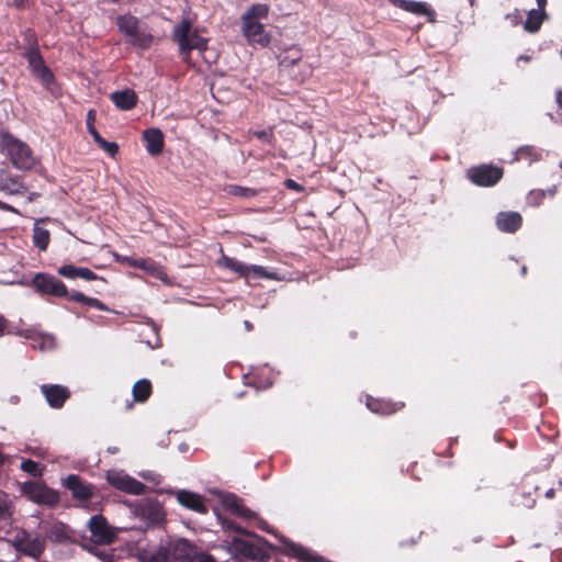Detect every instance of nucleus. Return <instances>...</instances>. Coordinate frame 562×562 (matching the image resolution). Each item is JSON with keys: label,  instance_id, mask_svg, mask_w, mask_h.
<instances>
[{"label": "nucleus", "instance_id": "obj_1", "mask_svg": "<svg viewBox=\"0 0 562 562\" xmlns=\"http://www.w3.org/2000/svg\"><path fill=\"white\" fill-rule=\"evenodd\" d=\"M0 151L20 170H30L35 165L30 146L9 132L0 131Z\"/></svg>", "mask_w": 562, "mask_h": 562}, {"label": "nucleus", "instance_id": "obj_2", "mask_svg": "<svg viewBox=\"0 0 562 562\" xmlns=\"http://www.w3.org/2000/svg\"><path fill=\"white\" fill-rule=\"evenodd\" d=\"M172 40L178 44L184 60H188L191 50L203 52L207 46V38L201 36L189 20H183L173 27Z\"/></svg>", "mask_w": 562, "mask_h": 562}, {"label": "nucleus", "instance_id": "obj_3", "mask_svg": "<svg viewBox=\"0 0 562 562\" xmlns=\"http://www.w3.org/2000/svg\"><path fill=\"white\" fill-rule=\"evenodd\" d=\"M162 546L165 562H193L196 547L186 539L169 540Z\"/></svg>", "mask_w": 562, "mask_h": 562}, {"label": "nucleus", "instance_id": "obj_4", "mask_svg": "<svg viewBox=\"0 0 562 562\" xmlns=\"http://www.w3.org/2000/svg\"><path fill=\"white\" fill-rule=\"evenodd\" d=\"M12 544L19 552L38 558L44 551L45 540L25 530H19L12 538Z\"/></svg>", "mask_w": 562, "mask_h": 562}, {"label": "nucleus", "instance_id": "obj_5", "mask_svg": "<svg viewBox=\"0 0 562 562\" xmlns=\"http://www.w3.org/2000/svg\"><path fill=\"white\" fill-rule=\"evenodd\" d=\"M105 477L110 485L122 492L132 495H142L145 493L146 486L123 471L110 470L106 472Z\"/></svg>", "mask_w": 562, "mask_h": 562}, {"label": "nucleus", "instance_id": "obj_6", "mask_svg": "<svg viewBox=\"0 0 562 562\" xmlns=\"http://www.w3.org/2000/svg\"><path fill=\"white\" fill-rule=\"evenodd\" d=\"M91 541L99 546L110 544L116 538V532L102 515H94L88 521Z\"/></svg>", "mask_w": 562, "mask_h": 562}, {"label": "nucleus", "instance_id": "obj_7", "mask_svg": "<svg viewBox=\"0 0 562 562\" xmlns=\"http://www.w3.org/2000/svg\"><path fill=\"white\" fill-rule=\"evenodd\" d=\"M468 178L480 187L496 184L503 177V169L492 165L472 167L467 172Z\"/></svg>", "mask_w": 562, "mask_h": 562}, {"label": "nucleus", "instance_id": "obj_8", "mask_svg": "<svg viewBox=\"0 0 562 562\" xmlns=\"http://www.w3.org/2000/svg\"><path fill=\"white\" fill-rule=\"evenodd\" d=\"M22 492L30 501L37 504L53 506L59 501L57 492L36 482L24 483Z\"/></svg>", "mask_w": 562, "mask_h": 562}, {"label": "nucleus", "instance_id": "obj_9", "mask_svg": "<svg viewBox=\"0 0 562 562\" xmlns=\"http://www.w3.org/2000/svg\"><path fill=\"white\" fill-rule=\"evenodd\" d=\"M32 282L36 290L43 294H48L56 297H64L68 295L66 285L59 279L53 276L37 273L33 278Z\"/></svg>", "mask_w": 562, "mask_h": 562}, {"label": "nucleus", "instance_id": "obj_10", "mask_svg": "<svg viewBox=\"0 0 562 562\" xmlns=\"http://www.w3.org/2000/svg\"><path fill=\"white\" fill-rule=\"evenodd\" d=\"M228 550L234 555L245 557L256 561H261L267 557V553L260 547L241 538H233L229 542Z\"/></svg>", "mask_w": 562, "mask_h": 562}, {"label": "nucleus", "instance_id": "obj_11", "mask_svg": "<svg viewBox=\"0 0 562 562\" xmlns=\"http://www.w3.org/2000/svg\"><path fill=\"white\" fill-rule=\"evenodd\" d=\"M41 392L53 408L63 407L70 396V391L60 384H43L41 385Z\"/></svg>", "mask_w": 562, "mask_h": 562}, {"label": "nucleus", "instance_id": "obj_12", "mask_svg": "<svg viewBox=\"0 0 562 562\" xmlns=\"http://www.w3.org/2000/svg\"><path fill=\"white\" fill-rule=\"evenodd\" d=\"M241 31L251 44H259L266 47L270 43V35L265 32L263 25L258 21H243Z\"/></svg>", "mask_w": 562, "mask_h": 562}, {"label": "nucleus", "instance_id": "obj_13", "mask_svg": "<svg viewBox=\"0 0 562 562\" xmlns=\"http://www.w3.org/2000/svg\"><path fill=\"white\" fill-rule=\"evenodd\" d=\"M390 2L407 12L426 16L429 22L436 21V11L426 2L414 0H390Z\"/></svg>", "mask_w": 562, "mask_h": 562}, {"label": "nucleus", "instance_id": "obj_14", "mask_svg": "<svg viewBox=\"0 0 562 562\" xmlns=\"http://www.w3.org/2000/svg\"><path fill=\"white\" fill-rule=\"evenodd\" d=\"M26 58L32 72L41 79L44 83H49L53 80V74L45 66L44 60L36 47H31L26 52Z\"/></svg>", "mask_w": 562, "mask_h": 562}, {"label": "nucleus", "instance_id": "obj_15", "mask_svg": "<svg viewBox=\"0 0 562 562\" xmlns=\"http://www.w3.org/2000/svg\"><path fill=\"white\" fill-rule=\"evenodd\" d=\"M175 495L181 506L200 514H205L207 512L204 498L200 494L188 490H179L175 492Z\"/></svg>", "mask_w": 562, "mask_h": 562}, {"label": "nucleus", "instance_id": "obj_16", "mask_svg": "<svg viewBox=\"0 0 562 562\" xmlns=\"http://www.w3.org/2000/svg\"><path fill=\"white\" fill-rule=\"evenodd\" d=\"M65 485L77 499L87 501L93 495L91 485L83 483L78 475L70 474L65 480Z\"/></svg>", "mask_w": 562, "mask_h": 562}, {"label": "nucleus", "instance_id": "obj_17", "mask_svg": "<svg viewBox=\"0 0 562 562\" xmlns=\"http://www.w3.org/2000/svg\"><path fill=\"white\" fill-rule=\"evenodd\" d=\"M143 138L146 144V149L151 156H158L164 148V135L158 128H149L144 131Z\"/></svg>", "mask_w": 562, "mask_h": 562}, {"label": "nucleus", "instance_id": "obj_18", "mask_svg": "<svg viewBox=\"0 0 562 562\" xmlns=\"http://www.w3.org/2000/svg\"><path fill=\"white\" fill-rule=\"evenodd\" d=\"M521 215L517 212H501L496 217L497 227L502 232L514 233L521 225Z\"/></svg>", "mask_w": 562, "mask_h": 562}, {"label": "nucleus", "instance_id": "obj_19", "mask_svg": "<svg viewBox=\"0 0 562 562\" xmlns=\"http://www.w3.org/2000/svg\"><path fill=\"white\" fill-rule=\"evenodd\" d=\"M110 99L116 108L123 111H128L133 109L137 103V95L131 89L114 91L111 93Z\"/></svg>", "mask_w": 562, "mask_h": 562}, {"label": "nucleus", "instance_id": "obj_20", "mask_svg": "<svg viewBox=\"0 0 562 562\" xmlns=\"http://www.w3.org/2000/svg\"><path fill=\"white\" fill-rule=\"evenodd\" d=\"M49 221V217L40 218L35 222L33 227V243L41 251H45L47 249L50 240L49 231L42 227L41 224Z\"/></svg>", "mask_w": 562, "mask_h": 562}, {"label": "nucleus", "instance_id": "obj_21", "mask_svg": "<svg viewBox=\"0 0 562 562\" xmlns=\"http://www.w3.org/2000/svg\"><path fill=\"white\" fill-rule=\"evenodd\" d=\"M0 191L10 194H23L26 188L18 177H11L5 171L0 170Z\"/></svg>", "mask_w": 562, "mask_h": 562}, {"label": "nucleus", "instance_id": "obj_22", "mask_svg": "<svg viewBox=\"0 0 562 562\" xmlns=\"http://www.w3.org/2000/svg\"><path fill=\"white\" fill-rule=\"evenodd\" d=\"M217 265L222 268L228 269L239 277L249 280V267L235 258L223 255L218 260Z\"/></svg>", "mask_w": 562, "mask_h": 562}, {"label": "nucleus", "instance_id": "obj_23", "mask_svg": "<svg viewBox=\"0 0 562 562\" xmlns=\"http://www.w3.org/2000/svg\"><path fill=\"white\" fill-rule=\"evenodd\" d=\"M223 505L231 509L235 515L245 517V518H251L255 514L246 508L243 504L240 498H238L234 494H227L222 499Z\"/></svg>", "mask_w": 562, "mask_h": 562}, {"label": "nucleus", "instance_id": "obj_24", "mask_svg": "<svg viewBox=\"0 0 562 562\" xmlns=\"http://www.w3.org/2000/svg\"><path fill=\"white\" fill-rule=\"evenodd\" d=\"M546 19V11L532 9L528 12L526 22L524 23V30L528 33H537L543 20Z\"/></svg>", "mask_w": 562, "mask_h": 562}, {"label": "nucleus", "instance_id": "obj_25", "mask_svg": "<svg viewBox=\"0 0 562 562\" xmlns=\"http://www.w3.org/2000/svg\"><path fill=\"white\" fill-rule=\"evenodd\" d=\"M134 402L144 403L151 394V383L147 379L138 380L132 389Z\"/></svg>", "mask_w": 562, "mask_h": 562}, {"label": "nucleus", "instance_id": "obj_26", "mask_svg": "<svg viewBox=\"0 0 562 562\" xmlns=\"http://www.w3.org/2000/svg\"><path fill=\"white\" fill-rule=\"evenodd\" d=\"M116 25L125 36L130 37L138 29V20L133 15L124 14L116 18Z\"/></svg>", "mask_w": 562, "mask_h": 562}, {"label": "nucleus", "instance_id": "obj_27", "mask_svg": "<svg viewBox=\"0 0 562 562\" xmlns=\"http://www.w3.org/2000/svg\"><path fill=\"white\" fill-rule=\"evenodd\" d=\"M269 13V7L267 4H254L243 15L241 21H258L266 19Z\"/></svg>", "mask_w": 562, "mask_h": 562}, {"label": "nucleus", "instance_id": "obj_28", "mask_svg": "<svg viewBox=\"0 0 562 562\" xmlns=\"http://www.w3.org/2000/svg\"><path fill=\"white\" fill-rule=\"evenodd\" d=\"M137 558L139 562H165L162 546L160 544L156 550H138Z\"/></svg>", "mask_w": 562, "mask_h": 562}, {"label": "nucleus", "instance_id": "obj_29", "mask_svg": "<svg viewBox=\"0 0 562 562\" xmlns=\"http://www.w3.org/2000/svg\"><path fill=\"white\" fill-rule=\"evenodd\" d=\"M225 191L227 194L240 196L245 199L254 198L258 194V191L256 189L246 188L236 184H229L225 188Z\"/></svg>", "mask_w": 562, "mask_h": 562}, {"label": "nucleus", "instance_id": "obj_30", "mask_svg": "<svg viewBox=\"0 0 562 562\" xmlns=\"http://www.w3.org/2000/svg\"><path fill=\"white\" fill-rule=\"evenodd\" d=\"M127 41L132 45L138 46L140 48H147L153 42V36L150 34L139 32L137 29L134 35L127 37Z\"/></svg>", "mask_w": 562, "mask_h": 562}, {"label": "nucleus", "instance_id": "obj_31", "mask_svg": "<svg viewBox=\"0 0 562 562\" xmlns=\"http://www.w3.org/2000/svg\"><path fill=\"white\" fill-rule=\"evenodd\" d=\"M13 504L10 496L0 490V519H8L12 516Z\"/></svg>", "mask_w": 562, "mask_h": 562}, {"label": "nucleus", "instance_id": "obj_32", "mask_svg": "<svg viewBox=\"0 0 562 562\" xmlns=\"http://www.w3.org/2000/svg\"><path fill=\"white\" fill-rule=\"evenodd\" d=\"M95 143L112 157H114L119 151V146L116 143L108 142L102 138L101 135H95Z\"/></svg>", "mask_w": 562, "mask_h": 562}, {"label": "nucleus", "instance_id": "obj_33", "mask_svg": "<svg viewBox=\"0 0 562 562\" xmlns=\"http://www.w3.org/2000/svg\"><path fill=\"white\" fill-rule=\"evenodd\" d=\"M21 470L35 477L42 475V469L40 468L38 463L31 459H25L22 461Z\"/></svg>", "mask_w": 562, "mask_h": 562}, {"label": "nucleus", "instance_id": "obj_34", "mask_svg": "<svg viewBox=\"0 0 562 562\" xmlns=\"http://www.w3.org/2000/svg\"><path fill=\"white\" fill-rule=\"evenodd\" d=\"M300 59H301V53L297 49H291L290 55L283 56L280 59V66L282 68H288L290 66H293Z\"/></svg>", "mask_w": 562, "mask_h": 562}, {"label": "nucleus", "instance_id": "obj_35", "mask_svg": "<svg viewBox=\"0 0 562 562\" xmlns=\"http://www.w3.org/2000/svg\"><path fill=\"white\" fill-rule=\"evenodd\" d=\"M249 267V278L254 276L255 278H265V279H274V274L266 271V269L261 266H248Z\"/></svg>", "mask_w": 562, "mask_h": 562}, {"label": "nucleus", "instance_id": "obj_36", "mask_svg": "<svg viewBox=\"0 0 562 562\" xmlns=\"http://www.w3.org/2000/svg\"><path fill=\"white\" fill-rule=\"evenodd\" d=\"M77 272H78V267H75L71 265H65L58 269V273L61 277L67 278V279H76Z\"/></svg>", "mask_w": 562, "mask_h": 562}, {"label": "nucleus", "instance_id": "obj_37", "mask_svg": "<svg viewBox=\"0 0 562 562\" xmlns=\"http://www.w3.org/2000/svg\"><path fill=\"white\" fill-rule=\"evenodd\" d=\"M95 120V112L93 110H90L87 114V128L90 135L95 140V135H100L99 132L95 130V126L93 125V122Z\"/></svg>", "mask_w": 562, "mask_h": 562}, {"label": "nucleus", "instance_id": "obj_38", "mask_svg": "<svg viewBox=\"0 0 562 562\" xmlns=\"http://www.w3.org/2000/svg\"><path fill=\"white\" fill-rule=\"evenodd\" d=\"M77 278H81L87 281H92L98 279V276L89 268L78 267Z\"/></svg>", "mask_w": 562, "mask_h": 562}, {"label": "nucleus", "instance_id": "obj_39", "mask_svg": "<svg viewBox=\"0 0 562 562\" xmlns=\"http://www.w3.org/2000/svg\"><path fill=\"white\" fill-rule=\"evenodd\" d=\"M217 519H218L220 524L222 525L223 529H225V530H234L236 532L243 531L241 528L237 527L234 521H232L227 518H224L218 515Z\"/></svg>", "mask_w": 562, "mask_h": 562}, {"label": "nucleus", "instance_id": "obj_40", "mask_svg": "<svg viewBox=\"0 0 562 562\" xmlns=\"http://www.w3.org/2000/svg\"><path fill=\"white\" fill-rule=\"evenodd\" d=\"M195 562H216V560L211 555L207 554L196 548V554L193 559Z\"/></svg>", "mask_w": 562, "mask_h": 562}, {"label": "nucleus", "instance_id": "obj_41", "mask_svg": "<svg viewBox=\"0 0 562 562\" xmlns=\"http://www.w3.org/2000/svg\"><path fill=\"white\" fill-rule=\"evenodd\" d=\"M86 304L91 306V307H94L97 310H100V311L106 310L104 304L100 300L94 299V297H89L88 296Z\"/></svg>", "mask_w": 562, "mask_h": 562}, {"label": "nucleus", "instance_id": "obj_42", "mask_svg": "<svg viewBox=\"0 0 562 562\" xmlns=\"http://www.w3.org/2000/svg\"><path fill=\"white\" fill-rule=\"evenodd\" d=\"M69 299H70L71 301L80 302V303L86 304L88 296H86L85 294H82V293H80V292H72V293L70 294Z\"/></svg>", "mask_w": 562, "mask_h": 562}, {"label": "nucleus", "instance_id": "obj_43", "mask_svg": "<svg viewBox=\"0 0 562 562\" xmlns=\"http://www.w3.org/2000/svg\"><path fill=\"white\" fill-rule=\"evenodd\" d=\"M255 135L260 140H263V142H270V138H271V132H269V131H259V132H256Z\"/></svg>", "mask_w": 562, "mask_h": 562}, {"label": "nucleus", "instance_id": "obj_44", "mask_svg": "<svg viewBox=\"0 0 562 562\" xmlns=\"http://www.w3.org/2000/svg\"><path fill=\"white\" fill-rule=\"evenodd\" d=\"M133 265H134L135 267L142 268V269H146V270H147V269H150V267H151V263H150V262H148V261H146V260H143V259H142V260H134V261H133Z\"/></svg>", "mask_w": 562, "mask_h": 562}, {"label": "nucleus", "instance_id": "obj_45", "mask_svg": "<svg viewBox=\"0 0 562 562\" xmlns=\"http://www.w3.org/2000/svg\"><path fill=\"white\" fill-rule=\"evenodd\" d=\"M285 186H286V188H289V189H293V190H296V191H301V190L303 189L299 183H296V182H295L294 180H292V179H288V180L285 181Z\"/></svg>", "mask_w": 562, "mask_h": 562}, {"label": "nucleus", "instance_id": "obj_46", "mask_svg": "<svg viewBox=\"0 0 562 562\" xmlns=\"http://www.w3.org/2000/svg\"><path fill=\"white\" fill-rule=\"evenodd\" d=\"M7 327H8L7 318L0 314V337H2L4 335Z\"/></svg>", "mask_w": 562, "mask_h": 562}, {"label": "nucleus", "instance_id": "obj_47", "mask_svg": "<svg viewBox=\"0 0 562 562\" xmlns=\"http://www.w3.org/2000/svg\"><path fill=\"white\" fill-rule=\"evenodd\" d=\"M536 2L538 4V9L537 10L544 11L546 4H547V0H536Z\"/></svg>", "mask_w": 562, "mask_h": 562}, {"label": "nucleus", "instance_id": "obj_48", "mask_svg": "<svg viewBox=\"0 0 562 562\" xmlns=\"http://www.w3.org/2000/svg\"><path fill=\"white\" fill-rule=\"evenodd\" d=\"M557 102H558L559 106L562 108V91L561 90H559L557 92Z\"/></svg>", "mask_w": 562, "mask_h": 562}, {"label": "nucleus", "instance_id": "obj_49", "mask_svg": "<svg viewBox=\"0 0 562 562\" xmlns=\"http://www.w3.org/2000/svg\"><path fill=\"white\" fill-rule=\"evenodd\" d=\"M506 18L507 19H512V22L515 23V24L518 22V14L517 13H515L513 15L512 14H507Z\"/></svg>", "mask_w": 562, "mask_h": 562}, {"label": "nucleus", "instance_id": "obj_50", "mask_svg": "<svg viewBox=\"0 0 562 562\" xmlns=\"http://www.w3.org/2000/svg\"><path fill=\"white\" fill-rule=\"evenodd\" d=\"M294 551L299 555H303V553H305V550L302 547H294Z\"/></svg>", "mask_w": 562, "mask_h": 562}, {"label": "nucleus", "instance_id": "obj_51", "mask_svg": "<svg viewBox=\"0 0 562 562\" xmlns=\"http://www.w3.org/2000/svg\"><path fill=\"white\" fill-rule=\"evenodd\" d=\"M554 496V490L550 488L546 492V497L552 498Z\"/></svg>", "mask_w": 562, "mask_h": 562}, {"label": "nucleus", "instance_id": "obj_52", "mask_svg": "<svg viewBox=\"0 0 562 562\" xmlns=\"http://www.w3.org/2000/svg\"><path fill=\"white\" fill-rule=\"evenodd\" d=\"M108 451L112 454L116 453L119 451V448L117 447H109L108 448Z\"/></svg>", "mask_w": 562, "mask_h": 562}, {"label": "nucleus", "instance_id": "obj_53", "mask_svg": "<svg viewBox=\"0 0 562 562\" xmlns=\"http://www.w3.org/2000/svg\"><path fill=\"white\" fill-rule=\"evenodd\" d=\"M133 407V402L126 400L125 401V409H131Z\"/></svg>", "mask_w": 562, "mask_h": 562}, {"label": "nucleus", "instance_id": "obj_54", "mask_svg": "<svg viewBox=\"0 0 562 562\" xmlns=\"http://www.w3.org/2000/svg\"><path fill=\"white\" fill-rule=\"evenodd\" d=\"M24 0H13L15 7H21Z\"/></svg>", "mask_w": 562, "mask_h": 562}, {"label": "nucleus", "instance_id": "obj_55", "mask_svg": "<svg viewBox=\"0 0 562 562\" xmlns=\"http://www.w3.org/2000/svg\"><path fill=\"white\" fill-rule=\"evenodd\" d=\"M518 59L520 60H525V61H529L530 60V57L529 56H526V55H521L518 57Z\"/></svg>", "mask_w": 562, "mask_h": 562}, {"label": "nucleus", "instance_id": "obj_56", "mask_svg": "<svg viewBox=\"0 0 562 562\" xmlns=\"http://www.w3.org/2000/svg\"><path fill=\"white\" fill-rule=\"evenodd\" d=\"M245 327L247 330H251L252 325L248 321H245Z\"/></svg>", "mask_w": 562, "mask_h": 562}, {"label": "nucleus", "instance_id": "obj_57", "mask_svg": "<svg viewBox=\"0 0 562 562\" xmlns=\"http://www.w3.org/2000/svg\"><path fill=\"white\" fill-rule=\"evenodd\" d=\"M368 407H369L370 409H372L373 412H376V409L372 406V404H370V403H369V404H368Z\"/></svg>", "mask_w": 562, "mask_h": 562}, {"label": "nucleus", "instance_id": "obj_58", "mask_svg": "<svg viewBox=\"0 0 562 562\" xmlns=\"http://www.w3.org/2000/svg\"><path fill=\"white\" fill-rule=\"evenodd\" d=\"M521 272L526 273V267H522Z\"/></svg>", "mask_w": 562, "mask_h": 562}, {"label": "nucleus", "instance_id": "obj_59", "mask_svg": "<svg viewBox=\"0 0 562 562\" xmlns=\"http://www.w3.org/2000/svg\"><path fill=\"white\" fill-rule=\"evenodd\" d=\"M471 4H473L474 0H469Z\"/></svg>", "mask_w": 562, "mask_h": 562}]
</instances>
